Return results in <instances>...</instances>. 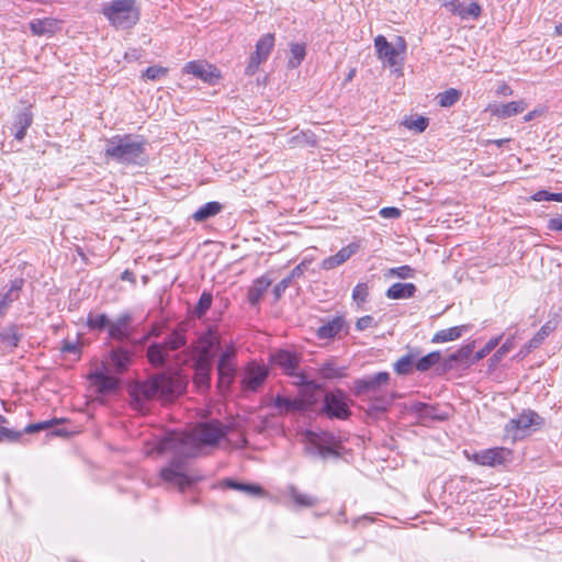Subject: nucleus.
I'll list each match as a JSON object with an SVG mask.
<instances>
[{
    "label": "nucleus",
    "mask_w": 562,
    "mask_h": 562,
    "mask_svg": "<svg viewBox=\"0 0 562 562\" xmlns=\"http://www.w3.org/2000/svg\"><path fill=\"white\" fill-rule=\"evenodd\" d=\"M231 427L217 419L196 424L189 432L169 434L156 445L158 453L171 452L169 464L160 470V477L184 491L202 476L188 473V459L200 454L203 447H215L227 436Z\"/></svg>",
    "instance_id": "f257e3e1"
},
{
    "label": "nucleus",
    "mask_w": 562,
    "mask_h": 562,
    "mask_svg": "<svg viewBox=\"0 0 562 562\" xmlns=\"http://www.w3.org/2000/svg\"><path fill=\"white\" fill-rule=\"evenodd\" d=\"M187 386L188 378L180 372H165L135 383L130 387V395L135 408L143 411L147 401L156 397L173 401L186 392Z\"/></svg>",
    "instance_id": "f03ea898"
},
{
    "label": "nucleus",
    "mask_w": 562,
    "mask_h": 562,
    "mask_svg": "<svg viewBox=\"0 0 562 562\" xmlns=\"http://www.w3.org/2000/svg\"><path fill=\"white\" fill-rule=\"evenodd\" d=\"M147 142L142 136L115 135L106 139L104 156L122 165H139L145 161Z\"/></svg>",
    "instance_id": "7ed1b4c3"
},
{
    "label": "nucleus",
    "mask_w": 562,
    "mask_h": 562,
    "mask_svg": "<svg viewBox=\"0 0 562 562\" xmlns=\"http://www.w3.org/2000/svg\"><path fill=\"white\" fill-rule=\"evenodd\" d=\"M101 13L116 29H131L139 21L135 0H114L102 5Z\"/></svg>",
    "instance_id": "20e7f679"
},
{
    "label": "nucleus",
    "mask_w": 562,
    "mask_h": 562,
    "mask_svg": "<svg viewBox=\"0 0 562 562\" xmlns=\"http://www.w3.org/2000/svg\"><path fill=\"white\" fill-rule=\"evenodd\" d=\"M237 350L234 345H229L220 355L217 361V387L224 393L232 386L237 372V363L235 361Z\"/></svg>",
    "instance_id": "39448f33"
},
{
    "label": "nucleus",
    "mask_w": 562,
    "mask_h": 562,
    "mask_svg": "<svg viewBox=\"0 0 562 562\" xmlns=\"http://www.w3.org/2000/svg\"><path fill=\"white\" fill-rule=\"evenodd\" d=\"M272 362L278 366L284 374L294 378L295 385H306L316 387V385L308 381L306 375L302 372H296L299 368V358L295 353L289 350H279L271 357Z\"/></svg>",
    "instance_id": "423d86ee"
},
{
    "label": "nucleus",
    "mask_w": 562,
    "mask_h": 562,
    "mask_svg": "<svg viewBox=\"0 0 562 562\" xmlns=\"http://www.w3.org/2000/svg\"><path fill=\"white\" fill-rule=\"evenodd\" d=\"M323 411L329 418L347 419L351 415L347 396L341 390L325 394Z\"/></svg>",
    "instance_id": "0eeeda50"
},
{
    "label": "nucleus",
    "mask_w": 562,
    "mask_h": 562,
    "mask_svg": "<svg viewBox=\"0 0 562 562\" xmlns=\"http://www.w3.org/2000/svg\"><path fill=\"white\" fill-rule=\"evenodd\" d=\"M268 374L269 370L266 366L259 364L255 361L247 363L240 381L241 390L245 392L258 391L265 383Z\"/></svg>",
    "instance_id": "6e6552de"
},
{
    "label": "nucleus",
    "mask_w": 562,
    "mask_h": 562,
    "mask_svg": "<svg viewBox=\"0 0 562 562\" xmlns=\"http://www.w3.org/2000/svg\"><path fill=\"white\" fill-rule=\"evenodd\" d=\"M471 460L483 467L504 465L512 460V451L503 447L485 449L473 453Z\"/></svg>",
    "instance_id": "1a4fd4ad"
},
{
    "label": "nucleus",
    "mask_w": 562,
    "mask_h": 562,
    "mask_svg": "<svg viewBox=\"0 0 562 562\" xmlns=\"http://www.w3.org/2000/svg\"><path fill=\"white\" fill-rule=\"evenodd\" d=\"M274 45V36L271 33L263 35L256 44V50L250 56V60L245 69L246 75L252 76L263 63Z\"/></svg>",
    "instance_id": "9d476101"
},
{
    "label": "nucleus",
    "mask_w": 562,
    "mask_h": 562,
    "mask_svg": "<svg viewBox=\"0 0 562 562\" xmlns=\"http://www.w3.org/2000/svg\"><path fill=\"white\" fill-rule=\"evenodd\" d=\"M132 323L133 316L130 313L120 314L115 321L110 322L109 337L121 342L128 340L134 334Z\"/></svg>",
    "instance_id": "9b49d317"
},
{
    "label": "nucleus",
    "mask_w": 562,
    "mask_h": 562,
    "mask_svg": "<svg viewBox=\"0 0 562 562\" xmlns=\"http://www.w3.org/2000/svg\"><path fill=\"white\" fill-rule=\"evenodd\" d=\"M212 361L207 357H198L194 362L193 384L204 393L211 386Z\"/></svg>",
    "instance_id": "f8f14e48"
},
{
    "label": "nucleus",
    "mask_w": 562,
    "mask_h": 562,
    "mask_svg": "<svg viewBox=\"0 0 562 562\" xmlns=\"http://www.w3.org/2000/svg\"><path fill=\"white\" fill-rule=\"evenodd\" d=\"M389 379L390 374L387 372H379L374 375L356 380L353 383L355 394L362 396L375 393L381 385L389 382Z\"/></svg>",
    "instance_id": "ddd939ff"
},
{
    "label": "nucleus",
    "mask_w": 562,
    "mask_h": 562,
    "mask_svg": "<svg viewBox=\"0 0 562 562\" xmlns=\"http://www.w3.org/2000/svg\"><path fill=\"white\" fill-rule=\"evenodd\" d=\"M184 71L209 83H214L220 78L215 67L200 60L188 63L184 66Z\"/></svg>",
    "instance_id": "4468645a"
},
{
    "label": "nucleus",
    "mask_w": 562,
    "mask_h": 562,
    "mask_svg": "<svg viewBox=\"0 0 562 562\" xmlns=\"http://www.w3.org/2000/svg\"><path fill=\"white\" fill-rule=\"evenodd\" d=\"M33 123V113L30 108H24L14 114L12 126L10 127L14 138L16 140H22L25 135L27 128Z\"/></svg>",
    "instance_id": "2eb2a0df"
},
{
    "label": "nucleus",
    "mask_w": 562,
    "mask_h": 562,
    "mask_svg": "<svg viewBox=\"0 0 562 562\" xmlns=\"http://www.w3.org/2000/svg\"><path fill=\"white\" fill-rule=\"evenodd\" d=\"M359 248L360 245L358 243H350L346 247H342L336 255L325 258L321 266L324 270H331L346 262Z\"/></svg>",
    "instance_id": "dca6fc26"
},
{
    "label": "nucleus",
    "mask_w": 562,
    "mask_h": 562,
    "mask_svg": "<svg viewBox=\"0 0 562 562\" xmlns=\"http://www.w3.org/2000/svg\"><path fill=\"white\" fill-rule=\"evenodd\" d=\"M273 405L280 415L302 412L305 411L308 406L307 403L302 398H290L280 394L274 397Z\"/></svg>",
    "instance_id": "f3484780"
},
{
    "label": "nucleus",
    "mask_w": 562,
    "mask_h": 562,
    "mask_svg": "<svg viewBox=\"0 0 562 562\" xmlns=\"http://www.w3.org/2000/svg\"><path fill=\"white\" fill-rule=\"evenodd\" d=\"M374 46L380 59L385 60L389 66L397 65L396 57L398 52L383 35H379L374 38Z\"/></svg>",
    "instance_id": "a211bd4d"
},
{
    "label": "nucleus",
    "mask_w": 562,
    "mask_h": 562,
    "mask_svg": "<svg viewBox=\"0 0 562 562\" xmlns=\"http://www.w3.org/2000/svg\"><path fill=\"white\" fill-rule=\"evenodd\" d=\"M60 27V21L53 18L35 19L30 22L31 32L37 36L53 35Z\"/></svg>",
    "instance_id": "6ab92c4d"
},
{
    "label": "nucleus",
    "mask_w": 562,
    "mask_h": 562,
    "mask_svg": "<svg viewBox=\"0 0 562 562\" xmlns=\"http://www.w3.org/2000/svg\"><path fill=\"white\" fill-rule=\"evenodd\" d=\"M527 108V103L522 100L520 101H512L505 104H493L490 105L488 110L490 112L499 117V119H507L513 115H516L518 113H521Z\"/></svg>",
    "instance_id": "aec40b11"
},
{
    "label": "nucleus",
    "mask_w": 562,
    "mask_h": 562,
    "mask_svg": "<svg viewBox=\"0 0 562 562\" xmlns=\"http://www.w3.org/2000/svg\"><path fill=\"white\" fill-rule=\"evenodd\" d=\"M23 283V279H15L11 282L10 288L2 293L0 299V318L4 317L11 304L19 300Z\"/></svg>",
    "instance_id": "412c9836"
},
{
    "label": "nucleus",
    "mask_w": 562,
    "mask_h": 562,
    "mask_svg": "<svg viewBox=\"0 0 562 562\" xmlns=\"http://www.w3.org/2000/svg\"><path fill=\"white\" fill-rule=\"evenodd\" d=\"M132 362V353L123 347L113 348L110 351V364L116 373H123Z\"/></svg>",
    "instance_id": "4be33fe9"
},
{
    "label": "nucleus",
    "mask_w": 562,
    "mask_h": 562,
    "mask_svg": "<svg viewBox=\"0 0 562 562\" xmlns=\"http://www.w3.org/2000/svg\"><path fill=\"white\" fill-rule=\"evenodd\" d=\"M345 326V318L342 316H335L317 328L316 336L319 339L334 338L344 329Z\"/></svg>",
    "instance_id": "5701e85b"
},
{
    "label": "nucleus",
    "mask_w": 562,
    "mask_h": 562,
    "mask_svg": "<svg viewBox=\"0 0 562 562\" xmlns=\"http://www.w3.org/2000/svg\"><path fill=\"white\" fill-rule=\"evenodd\" d=\"M286 494L292 499L297 508H310L318 504V498L314 495L301 492L296 486L290 485L286 488Z\"/></svg>",
    "instance_id": "b1692460"
},
{
    "label": "nucleus",
    "mask_w": 562,
    "mask_h": 562,
    "mask_svg": "<svg viewBox=\"0 0 562 562\" xmlns=\"http://www.w3.org/2000/svg\"><path fill=\"white\" fill-rule=\"evenodd\" d=\"M474 349V341L469 342L461 348H459L456 352L450 353L443 359V369L446 371L453 369L454 363H464L470 356L472 355Z\"/></svg>",
    "instance_id": "393cba45"
},
{
    "label": "nucleus",
    "mask_w": 562,
    "mask_h": 562,
    "mask_svg": "<svg viewBox=\"0 0 562 562\" xmlns=\"http://www.w3.org/2000/svg\"><path fill=\"white\" fill-rule=\"evenodd\" d=\"M417 288L414 283L396 282L386 290L385 295L391 300H404L414 297Z\"/></svg>",
    "instance_id": "a878e982"
},
{
    "label": "nucleus",
    "mask_w": 562,
    "mask_h": 562,
    "mask_svg": "<svg viewBox=\"0 0 562 562\" xmlns=\"http://www.w3.org/2000/svg\"><path fill=\"white\" fill-rule=\"evenodd\" d=\"M90 379L101 393L113 391L119 385V380L116 378L105 374L103 371H95L90 375Z\"/></svg>",
    "instance_id": "bb28decb"
},
{
    "label": "nucleus",
    "mask_w": 562,
    "mask_h": 562,
    "mask_svg": "<svg viewBox=\"0 0 562 562\" xmlns=\"http://www.w3.org/2000/svg\"><path fill=\"white\" fill-rule=\"evenodd\" d=\"M470 327V325H460L447 329H441L434 335L431 341L435 344L453 341L467 333Z\"/></svg>",
    "instance_id": "cd10ccee"
},
{
    "label": "nucleus",
    "mask_w": 562,
    "mask_h": 562,
    "mask_svg": "<svg viewBox=\"0 0 562 562\" xmlns=\"http://www.w3.org/2000/svg\"><path fill=\"white\" fill-rule=\"evenodd\" d=\"M271 280L267 278L266 276H262L254 281L251 286L248 290L247 299L248 302L251 305H256L260 299L262 297L263 293L267 291V289L270 286Z\"/></svg>",
    "instance_id": "c85d7f7f"
},
{
    "label": "nucleus",
    "mask_w": 562,
    "mask_h": 562,
    "mask_svg": "<svg viewBox=\"0 0 562 562\" xmlns=\"http://www.w3.org/2000/svg\"><path fill=\"white\" fill-rule=\"evenodd\" d=\"M161 345L165 347L167 353L169 351L179 350L187 345L186 330L183 328H176L166 337Z\"/></svg>",
    "instance_id": "c756f323"
},
{
    "label": "nucleus",
    "mask_w": 562,
    "mask_h": 562,
    "mask_svg": "<svg viewBox=\"0 0 562 562\" xmlns=\"http://www.w3.org/2000/svg\"><path fill=\"white\" fill-rule=\"evenodd\" d=\"M223 206L220 202L212 201L201 205L193 214L192 218L195 222H204L222 211Z\"/></svg>",
    "instance_id": "7c9ffc66"
},
{
    "label": "nucleus",
    "mask_w": 562,
    "mask_h": 562,
    "mask_svg": "<svg viewBox=\"0 0 562 562\" xmlns=\"http://www.w3.org/2000/svg\"><path fill=\"white\" fill-rule=\"evenodd\" d=\"M305 438L312 446H314V447L307 448V451L311 454L319 456L321 458H326L327 456L335 453L333 448L325 447V446H322L321 443H318L319 437L316 432L308 430L305 434Z\"/></svg>",
    "instance_id": "2f4dec72"
},
{
    "label": "nucleus",
    "mask_w": 562,
    "mask_h": 562,
    "mask_svg": "<svg viewBox=\"0 0 562 562\" xmlns=\"http://www.w3.org/2000/svg\"><path fill=\"white\" fill-rule=\"evenodd\" d=\"M146 356L154 367H162L166 363L168 353L161 344L154 342L148 346Z\"/></svg>",
    "instance_id": "473e14b6"
},
{
    "label": "nucleus",
    "mask_w": 562,
    "mask_h": 562,
    "mask_svg": "<svg viewBox=\"0 0 562 562\" xmlns=\"http://www.w3.org/2000/svg\"><path fill=\"white\" fill-rule=\"evenodd\" d=\"M225 485L229 488L243 492L250 496H263L266 494L265 490L257 484L239 483L234 480L227 479L225 480Z\"/></svg>",
    "instance_id": "72a5a7b5"
},
{
    "label": "nucleus",
    "mask_w": 562,
    "mask_h": 562,
    "mask_svg": "<svg viewBox=\"0 0 562 562\" xmlns=\"http://www.w3.org/2000/svg\"><path fill=\"white\" fill-rule=\"evenodd\" d=\"M201 353L199 357H207L212 361V350L220 345V338L217 334L209 330L204 336L201 337Z\"/></svg>",
    "instance_id": "f704fd0d"
},
{
    "label": "nucleus",
    "mask_w": 562,
    "mask_h": 562,
    "mask_svg": "<svg viewBox=\"0 0 562 562\" xmlns=\"http://www.w3.org/2000/svg\"><path fill=\"white\" fill-rule=\"evenodd\" d=\"M345 371L346 368L337 367L333 361H327L323 363L318 370L319 375L326 380L344 378L346 375Z\"/></svg>",
    "instance_id": "c9c22d12"
},
{
    "label": "nucleus",
    "mask_w": 562,
    "mask_h": 562,
    "mask_svg": "<svg viewBox=\"0 0 562 562\" xmlns=\"http://www.w3.org/2000/svg\"><path fill=\"white\" fill-rule=\"evenodd\" d=\"M540 419L537 413L528 411L524 412L517 419H513L510 423L514 424L517 429L525 430L532 425H539Z\"/></svg>",
    "instance_id": "e433bc0d"
},
{
    "label": "nucleus",
    "mask_w": 562,
    "mask_h": 562,
    "mask_svg": "<svg viewBox=\"0 0 562 562\" xmlns=\"http://www.w3.org/2000/svg\"><path fill=\"white\" fill-rule=\"evenodd\" d=\"M110 318L106 314L89 313L87 317V326L90 330L102 331L109 329Z\"/></svg>",
    "instance_id": "4c0bfd02"
},
{
    "label": "nucleus",
    "mask_w": 562,
    "mask_h": 562,
    "mask_svg": "<svg viewBox=\"0 0 562 562\" xmlns=\"http://www.w3.org/2000/svg\"><path fill=\"white\" fill-rule=\"evenodd\" d=\"M21 338L22 334L16 325H10L0 333V340L12 348L18 347Z\"/></svg>",
    "instance_id": "58836bf2"
},
{
    "label": "nucleus",
    "mask_w": 562,
    "mask_h": 562,
    "mask_svg": "<svg viewBox=\"0 0 562 562\" xmlns=\"http://www.w3.org/2000/svg\"><path fill=\"white\" fill-rule=\"evenodd\" d=\"M553 329H554V326L552 325L551 322H547L544 325H542V327L529 340V342L527 345V351L538 348L543 342L546 337H548L549 334L551 331H553Z\"/></svg>",
    "instance_id": "ea45409f"
},
{
    "label": "nucleus",
    "mask_w": 562,
    "mask_h": 562,
    "mask_svg": "<svg viewBox=\"0 0 562 562\" xmlns=\"http://www.w3.org/2000/svg\"><path fill=\"white\" fill-rule=\"evenodd\" d=\"M440 359V351H432L417 360V362L415 363L416 370L425 372L435 364L439 363Z\"/></svg>",
    "instance_id": "a19ab883"
},
{
    "label": "nucleus",
    "mask_w": 562,
    "mask_h": 562,
    "mask_svg": "<svg viewBox=\"0 0 562 562\" xmlns=\"http://www.w3.org/2000/svg\"><path fill=\"white\" fill-rule=\"evenodd\" d=\"M460 97L461 92L453 88L448 89L445 92H441L437 95L439 104L443 108L453 105L456 102L459 101Z\"/></svg>",
    "instance_id": "79ce46f5"
},
{
    "label": "nucleus",
    "mask_w": 562,
    "mask_h": 562,
    "mask_svg": "<svg viewBox=\"0 0 562 562\" xmlns=\"http://www.w3.org/2000/svg\"><path fill=\"white\" fill-rule=\"evenodd\" d=\"M414 360L415 356L412 353L401 357L394 364L395 372L401 375L411 373Z\"/></svg>",
    "instance_id": "37998d69"
},
{
    "label": "nucleus",
    "mask_w": 562,
    "mask_h": 562,
    "mask_svg": "<svg viewBox=\"0 0 562 562\" xmlns=\"http://www.w3.org/2000/svg\"><path fill=\"white\" fill-rule=\"evenodd\" d=\"M212 301H213L212 293L204 291L201 294L199 302L194 308V315L198 318L203 317L205 315V313L210 310V307L212 305Z\"/></svg>",
    "instance_id": "c03bdc74"
},
{
    "label": "nucleus",
    "mask_w": 562,
    "mask_h": 562,
    "mask_svg": "<svg viewBox=\"0 0 562 562\" xmlns=\"http://www.w3.org/2000/svg\"><path fill=\"white\" fill-rule=\"evenodd\" d=\"M292 58L289 60L291 67H297L305 57V46L299 43L291 44Z\"/></svg>",
    "instance_id": "a18cd8bd"
},
{
    "label": "nucleus",
    "mask_w": 562,
    "mask_h": 562,
    "mask_svg": "<svg viewBox=\"0 0 562 562\" xmlns=\"http://www.w3.org/2000/svg\"><path fill=\"white\" fill-rule=\"evenodd\" d=\"M408 409L412 413L418 414L420 417H434L432 411H435V407L423 402H413Z\"/></svg>",
    "instance_id": "49530a36"
},
{
    "label": "nucleus",
    "mask_w": 562,
    "mask_h": 562,
    "mask_svg": "<svg viewBox=\"0 0 562 562\" xmlns=\"http://www.w3.org/2000/svg\"><path fill=\"white\" fill-rule=\"evenodd\" d=\"M386 276L387 277H397L400 279H409V278L414 277V269L407 265L396 267V268H391V269H389Z\"/></svg>",
    "instance_id": "de8ad7c7"
},
{
    "label": "nucleus",
    "mask_w": 562,
    "mask_h": 562,
    "mask_svg": "<svg viewBox=\"0 0 562 562\" xmlns=\"http://www.w3.org/2000/svg\"><path fill=\"white\" fill-rule=\"evenodd\" d=\"M369 296V286L367 283H358L352 291V299L358 304L367 302Z\"/></svg>",
    "instance_id": "09e8293b"
},
{
    "label": "nucleus",
    "mask_w": 562,
    "mask_h": 562,
    "mask_svg": "<svg viewBox=\"0 0 562 562\" xmlns=\"http://www.w3.org/2000/svg\"><path fill=\"white\" fill-rule=\"evenodd\" d=\"M499 340H501V337H495V338H492L490 339L485 346L480 349L475 355H474V358H473V361H480L482 360L483 358H485L493 349L496 348V346L499 344Z\"/></svg>",
    "instance_id": "8fccbe9b"
},
{
    "label": "nucleus",
    "mask_w": 562,
    "mask_h": 562,
    "mask_svg": "<svg viewBox=\"0 0 562 562\" xmlns=\"http://www.w3.org/2000/svg\"><path fill=\"white\" fill-rule=\"evenodd\" d=\"M168 72V69L160 66H150L147 67L143 74V76L149 80H158L161 77H165Z\"/></svg>",
    "instance_id": "3c124183"
},
{
    "label": "nucleus",
    "mask_w": 562,
    "mask_h": 562,
    "mask_svg": "<svg viewBox=\"0 0 562 562\" xmlns=\"http://www.w3.org/2000/svg\"><path fill=\"white\" fill-rule=\"evenodd\" d=\"M481 7L477 2H471L467 8H463V16L462 20L472 18L476 20L481 14Z\"/></svg>",
    "instance_id": "603ef678"
},
{
    "label": "nucleus",
    "mask_w": 562,
    "mask_h": 562,
    "mask_svg": "<svg viewBox=\"0 0 562 562\" xmlns=\"http://www.w3.org/2000/svg\"><path fill=\"white\" fill-rule=\"evenodd\" d=\"M378 324L371 315L360 317L356 323V328L359 331H363L370 327H375Z\"/></svg>",
    "instance_id": "864d4df0"
},
{
    "label": "nucleus",
    "mask_w": 562,
    "mask_h": 562,
    "mask_svg": "<svg viewBox=\"0 0 562 562\" xmlns=\"http://www.w3.org/2000/svg\"><path fill=\"white\" fill-rule=\"evenodd\" d=\"M291 283L292 282L290 281V279L285 277L274 285L272 292L276 301H278L283 295V293L291 285Z\"/></svg>",
    "instance_id": "5fc2aeb1"
},
{
    "label": "nucleus",
    "mask_w": 562,
    "mask_h": 562,
    "mask_svg": "<svg viewBox=\"0 0 562 562\" xmlns=\"http://www.w3.org/2000/svg\"><path fill=\"white\" fill-rule=\"evenodd\" d=\"M443 7L447 8L452 14L458 16H463V4L459 0H450L443 3Z\"/></svg>",
    "instance_id": "6e6d98bb"
},
{
    "label": "nucleus",
    "mask_w": 562,
    "mask_h": 562,
    "mask_svg": "<svg viewBox=\"0 0 562 562\" xmlns=\"http://www.w3.org/2000/svg\"><path fill=\"white\" fill-rule=\"evenodd\" d=\"M427 126H428V119H426L424 116L413 120L407 124L408 128L414 130L418 133L424 132L427 128Z\"/></svg>",
    "instance_id": "4d7b16f0"
},
{
    "label": "nucleus",
    "mask_w": 562,
    "mask_h": 562,
    "mask_svg": "<svg viewBox=\"0 0 562 562\" xmlns=\"http://www.w3.org/2000/svg\"><path fill=\"white\" fill-rule=\"evenodd\" d=\"M21 437V434L5 427H0V442L2 441H16Z\"/></svg>",
    "instance_id": "13d9d810"
},
{
    "label": "nucleus",
    "mask_w": 562,
    "mask_h": 562,
    "mask_svg": "<svg viewBox=\"0 0 562 562\" xmlns=\"http://www.w3.org/2000/svg\"><path fill=\"white\" fill-rule=\"evenodd\" d=\"M54 420L37 423V424H30L25 427V432L33 434L43 429H48L53 426Z\"/></svg>",
    "instance_id": "bf43d9fd"
},
{
    "label": "nucleus",
    "mask_w": 562,
    "mask_h": 562,
    "mask_svg": "<svg viewBox=\"0 0 562 562\" xmlns=\"http://www.w3.org/2000/svg\"><path fill=\"white\" fill-rule=\"evenodd\" d=\"M379 214L383 218H397L401 216V210L397 207L389 206L381 209Z\"/></svg>",
    "instance_id": "052dcab7"
},
{
    "label": "nucleus",
    "mask_w": 562,
    "mask_h": 562,
    "mask_svg": "<svg viewBox=\"0 0 562 562\" xmlns=\"http://www.w3.org/2000/svg\"><path fill=\"white\" fill-rule=\"evenodd\" d=\"M306 261H302L296 267L292 269L290 274L286 277L292 282L294 279L301 278L306 269Z\"/></svg>",
    "instance_id": "680f3d73"
},
{
    "label": "nucleus",
    "mask_w": 562,
    "mask_h": 562,
    "mask_svg": "<svg viewBox=\"0 0 562 562\" xmlns=\"http://www.w3.org/2000/svg\"><path fill=\"white\" fill-rule=\"evenodd\" d=\"M547 227L552 232H562V216L550 218Z\"/></svg>",
    "instance_id": "e2e57ef3"
},
{
    "label": "nucleus",
    "mask_w": 562,
    "mask_h": 562,
    "mask_svg": "<svg viewBox=\"0 0 562 562\" xmlns=\"http://www.w3.org/2000/svg\"><path fill=\"white\" fill-rule=\"evenodd\" d=\"M513 348V338H508L501 347L499 349L496 351V353L494 355V357H502L504 356L505 353H507L510 349Z\"/></svg>",
    "instance_id": "0e129e2a"
},
{
    "label": "nucleus",
    "mask_w": 562,
    "mask_h": 562,
    "mask_svg": "<svg viewBox=\"0 0 562 562\" xmlns=\"http://www.w3.org/2000/svg\"><path fill=\"white\" fill-rule=\"evenodd\" d=\"M386 402L381 397V398H374V402L372 404V408L375 409V411H385L386 409Z\"/></svg>",
    "instance_id": "69168bd1"
},
{
    "label": "nucleus",
    "mask_w": 562,
    "mask_h": 562,
    "mask_svg": "<svg viewBox=\"0 0 562 562\" xmlns=\"http://www.w3.org/2000/svg\"><path fill=\"white\" fill-rule=\"evenodd\" d=\"M552 194L551 192H548V191H544V190H541V191H538L535 195H533V200L536 201H551L549 199V195Z\"/></svg>",
    "instance_id": "338daca9"
},
{
    "label": "nucleus",
    "mask_w": 562,
    "mask_h": 562,
    "mask_svg": "<svg viewBox=\"0 0 562 562\" xmlns=\"http://www.w3.org/2000/svg\"><path fill=\"white\" fill-rule=\"evenodd\" d=\"M77 345L72 342H65L61 350L65 352H76L77 351Z\"/></svg>",
    "instance_id": "774afa93"
}]
</instances>
